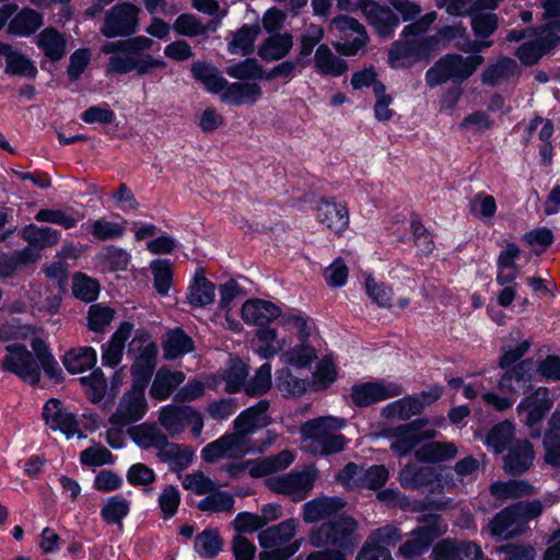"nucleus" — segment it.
<instances>
[{"label": "nucleus", "mask_w": 560, "mask_h": 560, "mask_svg": "<svg viewBox=\"0 0 560 560\" xmlns=\"http://www.w3.org/2000/svg\"><path fill=\"white\" fill-rule=\"evenodd\" d=\"M153 40L140 35L124 40L108 42L101 47V52L109 55L107 73L126 74L136 71L143 75L155 68H165L163 60L153 58L143 51L150 50Z\"/></svg>", "instance_id": "f257e3e1"}, {"label": "nucleus", "mask_w": 560, "mask_h": 560, "mask_svg": "<svg viewBox=\"0 0 560 560\" xmlns=\"http://www.w3.org/2000/svg\"><path fill=\"white\" fill-rule=\"evenodd\" d=\"M31 346L33 352L20 343L8 345L7 354L1 362L2 370L15 374L31 385L39 382L42 370L49 377H55L59 371L58 362L46 343L39 338H34Z\"/></svg>", "instance_id": "f03ea898"}, {"label": "nucleus", "mask_w": 560, "mask_h": 560, "mask_svg": "<svg viewBox=\"0 0 560 560\" xmlns=\"http://www.w3.org/2000/svg\"><path fill=\"white\" fill-rule=\"evenodd\" d=\"M343 419L335 417H319L307 421L301 428L304 448L313 454L327 455L340 452L346 439L337 434L336 430L345 427Z\"/></svg>", "instance_id": "7ed1b4c3"}, {"label": "nucleus", "mask_w": 560, "mask_h": 560, "mask_svg": "<svg viewBox=\"0 0 560 560\" xmlns=\"http://www.w3.org/2000/svg\"><path fill=\"white\" fill-rule=\"evenodd\" d=\"M298 525L299 521L292 517L262 529L258 534V541L265 551L259 553V560H288L293 556L301 547L299 540L290 544Z\"/></svg>", "instance_id": "20e7f679"}, {"label": "nucleus", "mask_w": 560, "mask_h": 560, "mask_svg": "<svg viewBox=\"0 0 560 560\" xmlns=\"http://www.w3.org/2000/svg\"><path fill=\"white\" fill-rule=\"evenodd\" d=\"M358 522L350 516H340L323 523L310 533V544L314 547L335 546L341 550H352L360 541L357 535Z\"/></svg>", "instance_id": "39448f33"}, {"label": "nucleus", "mask_w": 560, "mask_h": 560, "mask_svg": "<svg viewBox=\"0 0 560 560\" xmlns=\"http://www.w3.org/2000/svg\"><path fill=\"white\" fill-rule=\"evenodd\" d=\"M483 62V57L474 55L463 57L448 54L440 58L425 73L427 84L431 88L445 83L448 80L463 82L468 79Z\"/></svg>", "instance_id": "423d86ee"}, {"label": "nucleus", "mask_w": 560, "mask_h": 560, "mask_svg": "<svg viewBox=\"0 0 560 560\" xmlns=\"http://www.w3.org/2000/svg\"><path fill=\"white\" fill-rule=\"evenodd\" d=\"M396 40L388 51V63L394 69L409 68L418 61L429 60L439 49V38L427 36Z\"/></svg>", "instance_id": "0eeeda50"}, {"label": "nucleus", "mask_w": 560, "mask_h": 560, "mask_svg": "<svg viewBox=\"0 0 560 560\" xmlns=\"http://www.w3.org/2000/svg\"><path fill=\"white\" fill-rule=\"evenodd\" d=\"M316 478V468L308 466L302 470H292L270 477L266 480V486L272 492L285 495L292 501L298 502L304 500L311 493Z\"/></svg>", "instance_id": "6e6552de"}, {"label": "nucleus", "mask_w": 560, "mask_h": 560, "mask_svg": "<svg viewBox=\"0 0 560 560\" xmlns=\"http://www.w3.org/2000/svg\"><path fill=\"white\" fill-rule=\"evenodd\" d=\"M141 9L131 2H119L109 8L103 19L100 33L106 38L128 37L139 28Z\"/></svg>", "instance_id": "1a4fd4ad"}, {"label": "nucleus", "mask_w": 560, "mask_h": 560, "mask_svg": "<svg viewBox=\"0 0 560 560\" xmlns=\"http://www.w3.org/2000/svg\"><path fill=\"white\" fill-rule=\"evenodd\" d=\"M384 435L390 440V450L399 457H402L421 441L433 439L436 435V431L429 427L427 420L418 419L410 423L389 428L385 431Z\"/></svg>", "instance_id": "9d476101"}, {"label": "nucleus", "mask_w": 560, "mask_h": 560, "mask_svg": "<svg viewBox=\"0 0 560 560\" xmlns=\"http://www.w3.org/2000/svg\"><path fill=\"white\" fill-rule=\"evenodd\" d=\"M294 459L295 455L285 450L277 455L229 464L224 470L231 478H242L245 472L253 478H261L287 469Z\"/></svg>", "instance_id": "9b49d317"}, {"label": "nucleus", "mask_w": 560, "mask_h": 560, "mask_svg": "<svg viewBox=\"0 0 560 560\" xmlns=\"http://www.w3.org/2000/svg\"><path fill=\"white\" fill-rule=\"evenodd\" d=\"M271 442L269 441L260 446L247 445V442L235 432L225 433L201 450V458L207 463H214L224 458H237L246 454L262 452Z\"/></svg>", "instance_id": "f8f14e48"}, {"label": "nucleus", "mask_w": 560, "mask_h": 560, "mask_svg": "<svg viewBox=\"0 0 560 560\" xmlns=\"http://www.w3.org/2000/svg\"><path fill=\"white\" fill-rule=\"evenodd\" d=\"M447 525L442 522L440 516L430 515L420 525L411 532V538L404 542L399 548V553L405 559H411L422 555L438 537L443 535Z\"/></svg>", "instance_id": "ddd939ff"}, {"label": "nucleus", "mask_w": 560, "mask_h": 560, "mask_svg": "<svg viewBox=\"0 0 560 560\" xmlns=\"http://www.w3.org/2000/svg\"><path fill=\"white\" fill-rule=\"evenodd\" d=\"M553 401L550 390L547 387H539L518 404L517 412L520 416L525 413L524 423L530 429L532 438L540 436L539 424L552 408Z\"/></svg>", "instance_id": "4468645a"}, {"label": "nucleus", "mask_w": 560, "mask_h": 560, "mask_svg": "<svg viewBox=\"0 0 560 560\" xmlns=\"http://www.w3.org/2000/svg\"><path fill=\"white\" fill-rule=\"evenodd\" d=\"M145 388L132 384V387L120 398L116 411L109 418V422L124 427L141 420L148 411V402L144 396Z\"/></svg>", "instance_id": "2eb2a0df"}, {"label": "nucleus", "mask_w": 560, "mask_h": 560, "mask_svg": "<svg viewBox=\"0 0 560 560\" xmlns=\"http://www.w3.org/2000/svg\"><path fill=\"white\" fill-rule=\"evenodd\" d=\"M358 7L378 36L383 38L393 36L399 25V16L394 9L375 0H360Z\"/></svg>", "instance_id": "dca6fc26"}, {"label": "nucleus", "mask_w": 560, "mask_h": 560, "mask_svg": "<svg viewBox=\"0 0 560 560\" xmlns=\"http://www.w3.org/2000/svg\"><path fill=\"white\" fill-rule=\"evenodd\" d=\"M404 388L396 382L375 381L355 384L351 389V399L358 407H366L382 400L397 397Z\"/></svg>", "instance_id": "f3484780"}, {"label": "nucleus", "mask_w": 560, "mask_h": 560, "mask_svg": "<svg viewBox=\"0 0 560 560\" xmlns=\"http://www.w3.org/2000/svg\"><path fill=\"white\" fill-rule=\"evenodd\" d=\"M331 24L343 34V42L335 45L340 54L354 56L368 44L369 36L365 27L358 20L339 15L332 19Z\"/></svg>", "instance_id": "a211bd4d"}, {"label": "nucleus", "mask_w": 560, "mask_h": 560, "mask_svg": "<svg viewBox=\"0 0 560 560\" xmlns=\"http://www.w3.org/2000/svg\"><path fill=\"white\" fill-rule=\"evenodd\" d=\"M268 408L269 401L264 399L245 409L234 419V432L243 438V440L247 442V445H255L249 439L250 434L270 423V417L267 413Z\"/></svg>", "instance_id": "6ab92c4d"}, {"label": "nucleus", "mask_w": 560, "mask_h": 560, "mask_svg": "<svg viewBox=\"0 0 560 560\" xmlns=\"http://www.w3.org/2000/svg\"><path fill=\"white\" fill-rule=\"evenodd\" d=\"M43 417L46 424L54 431H60L67 439L75 434L82 436L79 421L74 413L68 411L56 398L49 399L43 408Z\"/></svg>", "instance_id": "aec40b11"}, {"label": "nucleus", "mask_w": 560, "mask_h": 560, "mask_svg": "<svg viewBox=\"0 0 560 560\" xmlns=\"http://www.w3.org/2000/svg\"><path fill=\"white\" fill-rule=\"evenodd\" d=\"M316 220L334 233L343 232L349 225L347 205L336 198L320 199L315 207Z\"/></svg>", "instance_id": "412c9836"}, {"label": "nucleus", "mask_w": 560, "mask_h": 560, "mask_svg": "<svg viewBox=\"0 0 560 560\" xmlns=\"http://www.w3.org/2000/svg\"><path fill=\"white\" fill-rule=\"evenodd\" d=\"M133 351L135 358L131 365L132 384L147 387L156 365L159 348L153 341L143 340Z\"/></svg>", "instance_id": "4be33fe9"}, {"label": "nucleus", "mask_w": 560, "mask_h": 560, "mask_svg": "<svg viewBox=\"0 0 560 560\" xmlns=\"http://www.w3.org/2000/svg\"><path fill=\"white\" fill-rule=\"evenodd\" d=\"M435 560H480L481 548L472 541H453L443 539L432 550Z\"/></svg>", "instance_id": "5701e85b"}, {"label": "nucleus", "mask_w": 560, "mask_h": 560, "mask_svg": "<svg viewBox=\"0 0 560 560\" xmlns=\"http://www.w3.org/2000/svg\"><path fill=\"white\" fill-rule=\"evenodd\" d=\"M242 318L247 325L262 326L277 318L280 319L281 310L275 303L262 299L247 300L242 306Z\"/></svg>", "instance_id": "b1692460"}, {"label": "nucleus", "mask_w": 560, "mask_h": 560, "mask_svg": "<svg viewBox=\"0 0 560 560\" xmlns=\"http://www.w3.org/2000/svg\"><path fill=\"white\" fill-rule=\"evenodd\" d=\"M345 506V501L338 497H318L304 503L302 517L305 523H317L330 518Z\"/></svg>", "instance_id": "393cba45"}, {"label": "nucleus", "mask_w": 560, "mask_h": 560, "mask_svg": "<svg viewBox=\"0 0 560 560\" xmlns=\"http://www.w3.org/2000/svg\"><path fill=\"white\" fill-rule=\"evenodd\" d=\"M534 371L532 360H524L508 370L499 381V389L503 393L515 395L529 387Z\"/></svg>", "instance_id": "a878e982"}, {"label": "nucleus", "mask_w": 560, "mask_h": 560, "mask_svg": "<svg viewBox=\"0 0 560 560\" xmlns=\"http://www.w3.org/2000/svg\"><path fill=\"white\" fill-rule=\"evenodd\" d=\"M261 95V88L255 82H228L224 90L220 92L222 102L235 106L255 104Z\"/></svg>", "instance_id": "bb28decb"}, {"label": "nucleus", "mask_w": 560, "mask_h": 560, "mask_svg": "<svg viewBox=\"0 0 560 560\" xmlns=\"http://www.w3.org/2000/svg\"><path fill=\"white\" fill-rule=\"evenodd\" d=\"M279 324L284 329L295 330L299 342H318L313 319L301 311L290 310L284 312L279 319Z\"/></svg>", "instance_id": "cd10ccee"}, {"label": "nucleus", "mask_w": 560, "mask_h": 560, "mask_svg": "<svg viewBox=\"0 0 560 560\" xmlns=\"http://www.w3.org/2000/svg\"><path fill=\"white\" fill-rule=\"evenodd\" d=\"M185 374L182 371H172L167 368H161L152 382L150 396L156 400H166L173 392L185 381Z\"/></svg>", "instance_id": "c85d7f7f"}, {"label": "nucleus", "mask_w": 560, "mask_h": 560, "mask_svg": "<svg viewBox=\"0 0 560 560\" xmlns=\"http://www.w3.org/2000/svg\"><path fill=\"white\" fill-rule=\"evenodd\" d=\"M132 328L130 323H121L109 341L103 346L102 362L104 365L114 368L120 363L124 355L125 342L130 337Z\"/></svg>", "instance_id": "c756f323"}, {"label": "nucleus", "mask_w": 560, "mask_h": 560, "mask_svg": "<svg viewBox=\"0 0 560 560\" xmlns=\"http://www.w3.org/2000/svg\"><path fill=\"white\" fill-rule=\"evenodd\" d=\"M314 67L319 74L329 77H340L348 70L347 62L336 56L326 44L319 45L315 50Z\"/></svg>", "instance_id": "7c9ffc66"}, {"label": "nucleus", "mask_w": 560, "mask_h": 560, "mask_svg": "<svg viewBox=\"0 0 560 560\" xmlns=\"http://www.w3.org/2000/svg\"><path fill=\"white\" fill-rule=\"evenodd\" d=\"M545 462L552 467H560V411H555L548 421V429L542 438Z\"/></svg>", "instance_id": "2f4dec72"}, {"label": "nucleus", "mask_w": 560, "mask_h": 560, "mask_svg": "<svg viewBox=\"0 0 560 560\" xmlns=\"http://www.w3.org/2000/svg\"><path fill=\"white\" fill-rule=\"evenodd\" d=\"M488 527L491 536L502 539H509L516 536L523 529V526L511 505L498 513L489 523Z\"/></svg>", "instance_id": "473e14b6"}, {"label": "nucleus", "mask_w": 560, "mask_h": 560, "mask_svg": "<svg viewBox=\"0 0 560 560\" xmlns=\"http://www.w3.org/2000/svg\"><path fill=\"white\" fill-rule=\"evenodd\" d=\"M36 45L44 55L52 61H58L66 55V38L61 33L52 27L43 30L36 36Z\"/></svg>", "instance_id": "72a5a7b5"}, {"label": "nucleus", "mask_w": 560, "mask_h": 560, "mask_svg": "<svg viewBox=\"0 0 560 560\" xmlns=\"http://www.w3.org/2000/svg\"><path fill=\"white\" fill-rule=\"evenodd\" d=\"M535 452L532 444L524 440L515 443L504 460V468L511 474H522L527 470L534 460Z\"/></svg>", "instance_id": "f704fd0d"}, {"label": "nucleus", "mask_w": 560, "mask_h": 560, "mask_svg": "<svg viewBox=\"0 0 560 560\" xmlns=\"http://www.w3.org/2000/svg\"><path fill=\"white\" fill-rule=\"evenodd\" d=\"M192 78L200 82L209 93L220 94L228 84L219 70L210 63L196 61L191 65Z\"/></svg>", "instance_id": "c9c22d12"}, {"label": "nucleus", "mask_w": 560, "mask_h": 560, "mask_svg": "<svg viewBox=\"0 0 560 560\" xmlns=\"http://www.w3.org/2000/svg\"><path fill=\"white\" fill-rule=\"evenodd\" d=\"M43 25V16L33 9L24 8L9 22L10 34L27 37L34 34Z\"/></svg>", "instance_id": "e433bc0d"}, {"label": "nucleus", "mask_w": 560, "mask_h": 560, "mask_svg": "<svg viewBox=\"0 0 560 560\" xmlns=\"http://www.w3.org/2000/svg\"><path fill=\"white\" fill-rule=\"evenodd\" d=\"M215 285L203 275L196 273L188 288L187 301L194 307H206L213 303Z\"/></svg>", "instance_id": "4c0bfd02"}, {"label": "nucleus", "mask_w": 560, "mask_h": 560, "mask_svg": "<svg viewBox=\"0 0 560 560\" xmlns=\"http://www.w3.org/2000/svg\"><path fill=\"white\" fill-rule=\"evenodd\" d=\"M423 410V402L416 396H405L397 399L382 409L386 419L407 420Z\"/></svg>", "instance_id": "58836bf2"}, {"label": "nucleus", "mask_w": 560, "mask_h": 560, "mask_svg": "<svg viewBox=\"0 0 560 560\" xmlns=\"http://www.w3.org/2000/svg\"><path fill=\"white\" fill-rule=\"evenodd\" d=\"M194 454V450L189 446L171 443L167 440L158 453L161 460L176 470L187 468L192 463Z\"/></svg>", "instance_id": "ea45409f"}, {"label": "nucleus", "mask_w": 560, "mask_h": 560, "mask_svg": "<svg viewBox=\"0 0 560 560\" xmlns=\"http://www.w3.org/2000/svg\"><path fill=\"white\" fill-rule=\"evenodd\" d=\"M293 46L290 34H277L268 37L258 48V55L267 61H275L285 57Z\"/></svg>", "instance_id": "a19ab883"}, {"label": "nucleus", "mask_w": 560, "mask_h": 560, "mask_svg": "<svg viewBox=\"0 0 560 560\" xmlns=\"http://www.w3.org/2000/svg\"><path fill=\"white\" fill-rule=\"evenodd\" d=\"M317 347L318 342H299L296 346L284 350L282 359L285 363L295 368H310L318 358Z\"/></svg>", "instance_id": "79ce46f5"}, {"label": "nucleus", "mask_w": 560, "mask_h": 560, "mask_svg": "<svg viewBox=\"0 0 560 560\" xmlns=\"http://www.w3.org/2000/svg\"><path fill=\"white\" fill-rule=\"evenodd\" d=\"M458 451L452 442H432L416 451V457L424 463H441L453 459Z\"/></svg>", "instance_id": "37998d69"}, {"label": "nucleus", "mask_w": 560, "mask_h": 560, "mask_svg": "<svg viewBox=\"0 0 560 560\" xmlns=\"http://www.w3.org/2000/svg\"><path fill=\"white\" fill-rule=\"evenodd\" d=\"M131 501L121 494H115L104 500L101 506V517L107 524L121 525L122 520L128 516Z\"/></svg>", "instance_id": "c03bdc74"}, {"label": "nucleus", "mask_w": 560, "mask_h": 560, "mask_svg": "<svg viewBox=\"0 0 560 560\" xmlns=\"http://www.w3.org/2000/svg\"><path fill=\"white\" fill-rule=\"evenodd\" d=\"M82 228L88 231L96 241L101 242L119 238L126 231L124 221H108L104 218L90 220L82 224Z\"/></svg>", "instance_id": "a18cd8bd"}, {"label": "nucleus", "mask_w": 560, "mask_h": 560, "mask_svg": "<svg viewBox=\"0 0 560 560\" xmlns=\"http://www.w3.org/2000/svg\"><path fill=\"white\" fill-rule=\"evenodd\" d=\"M186 406L166 405L159 411V423L170 436L185 431Z\"/></svg>", "instance_id": "49530a36"}, {"label": "nucleus", "mask_w": 560, "mask_h": 560, "mask_svg": "<svg viewBox=\"0 0 560 560\" xmlns=\"http://www.w3.org/2000/svg\"><path fill=\"white\" fill-rule=\"evenodd\" d=\"M96 359V351L92 347H80L66 353L63 364L70 373L78 374L92 369Z\"/></svg>", "instance_id": "de8ad7c7"}, {"label": "nucleus", "mask_w": 560, "mask_h": 560, "mask_svg": "<svg viewBox=\"0 0 560 560\" xmlns=\"http://www.w3.org/2000/svg\"><path fill=\"white\" fill-rule=\"evenodd\" d=\"M470 214L482 222H489L497 213L498 205L493 196L479 191L468 200Z\"/></svg>", "instance_id": "09e8293b"}, {"label": "nucleus", "mask_w": 560, "mask_h": 560, "mask_svg": "<svg viewBox=\"0 0 560 560\" xmlns=\"http://www.w3.org/2000/svg\"><path fill=\"white\" fill-rule=\"evenodd\" d=\"M517 72L516 62L506 57L491 63L482 73V82L488 85H497Z\"/></svg>", "instance_id": "8fccbe9b"}, {"label": "nucleus", "mask_w": 560, "mask_h": 560, "mask_svg": "<svg viewBox=\"0 0 560 560\" xmlns=\"http://www.w3.org/2000/svg\"><path fill=\"white\" fill-rule=\"evenodd\" d=\"M533 489V486L524 480L498 481L490 487L491 494L501 500L529 495Z\"/></svg>", "instance_id": "3c124183"}, {"label": "nucleus", "mask_w": 560, "mask_h": 560, "mask_svg": "<svg viewBox=\"0 0 560 560\" xmlns=\"http://www.w3.org/2000/svg\"><path fill=\"white\" fill-rule=\"evenodd\" d=\"M25 241L40 248L56 245L60 240V232L51 228H39L35 224L25 226L22 231Z\"/></svg>", "instance_id": "603ef678"}, {"label": "nucleus", "mask_w": 560, "mask_h": 560, "mask_svg": "<svg viewBox=\"0 0 560 560\" xmlns=\"http://www.w3.org/2000/svg\"><path fill=\"white\" fill-rule=\"evenodd\" d=\"M256 336L264 343L257 348V353L261 358L269 359L284 351L287 341L283 338H278V332L275 328L264 327L257 331Z\"/></svg>", "instance_id": "864d4df0"}, {"label": "nucleus", "mask_w": 560, "mask_h": 560, "mask_svg": "<svg viewBox=\"0 0 560 560\" xmlns=\"http://www.w3.org/2000/svg\"><path fill=\"white\" fill-rule=\"evenodd\" d=\"M163 350L166 359H176L192 350V340L183 330L175 329L166 335Z\"/></svg>", "instance_id": "5fc2aeb1"}, {"label": "nucleus", "mask_w": 560, "mask_h": 560, "mask_svg": "<svg viewBox=\"0 0 560 560\" xmlns=\"http://www.w3.org/2000/svg\"><path fill=\"white\" fill-rule=\"evenodd\" d=\"M259 27L257 25H244L234 35L229 44V50L232 54L248 55L254 49V43L258 36Z\"/></svg>", "instance_id": "6e6d98bb"}, {"label": "nucleus", "mask_w": 560, "mask_h": 560, "mask_svg": "<svg viewBox=\"0 0 560 560\" xmlns=\"http://www.w3.org/2000/svg\"><path fill=\"white\" fill-rule=\"evenodd\" d=\"M234 502V498L231 493L217 489L198 502V509L202 512L212 513L231 512Z\"/></svg>", "instance_id": "4d7b16f0"}, {"label": "nucleus", "mask_w": 560, "mask_h": 560, "mask_svg": "<svg viewBox=\"0 0 560 560\" xmlns=\"http://www.w3.org/2000/svg\"><path fill=\"white\" fill-rule=\"evenodd\" d=\"M97 261L109 271L125 270L131 259L130 254L115 246H109L97 254Z\"/></svg>", "instance_id": "13d9d810"}, {"label": "nucleus", "mask_w": 560, "mask_h": 560, "mask_svg": "<svg viewBox=\"0 0 560 560\" xmlns=\"http://www.w3.org/2000/svg\"><path fill=\"white\" fill-rule=\"evenodd\" d=\"M514 434V425L504 421L494 425L486 438V444L495 454L502 453L511 442Z\"/></svg>", "instance_id": "bf43d9fd"}, {"label": "nucleus", "mask_w": 560, "mask_h": 560, "mask_svg": "<svg viewBox=\"0 0 560 560\" xmlns=\"http://www.w3.org/2000/svg\"><path fill=\"white\" fill-rule=\"evenodd\" d=\"M195 549L202 558H213L222 549V540L217 529H205L197 535Z\"/></svg>", "instance_id": "052dcab7"}, {"label": "nucleus", "mask_w": 560, "mask_h": 560, "mask_svg": "<svg viewBox=\"0 0 560 560\" xmlns=\"http://www.w3.org/2000/svg\"><path fill=\"white\" fill-rule=\"evenodd\" d=\"M133 440L142 448L155 447L161 450L166 436L153 424H142L133 429Z\"/></svg>", "instance_id": "680f3d73"}, {"label": "nucleus", "mask_w": 560, "mask_h": 560, "mask_svg": "<svg viewBox=\"0 0 560 560\" xmlns=\"http://www.w3.org/2000/svg\"><path fill=\"white\" fill-rule=\"evenodd\" d=\"M248 375L247 365L240 359H232L228 370L224 372L222 378L225 382L224 389L228 393H236L245 384V378Z\"/></svg>", "instance_id": "e2e57ef3"}, {"label": "nucleus", "mask_w": 560, "mask_h": 560, "mask_svg": "<svg viewBox=\"0 0 560 560\" xmlns=\"http://www.w3.org/2000/svg\"><path fill=\"white\" fill-rule=\"evenodd\" d=\"M548 39L541 37V32L536 40L527 42L518 47L516 56L525 66L536 63L540 57L553 46L547 45Z\"/></svg>", "instance_id": "0e129e2a"}, {"label": "nucleus", "mask_w": 560, "mask_h": 560, "mask_svg": "<svg viewBox=\"0 0 560 560\" xmlns=\"http://www.w3.org/2000/svg\"><path fill=\"white\" fill-rule=\"evenodd\" d=\"M115 316L114 308L101 303L92 304L88 312V326L94 332H103Z\"/></svg>", "instance_id": "69168bd1"}, {"label": "nucleus", "mask_w": 560, "mask_h": 560, "mask_svg": "<svg viewBox=\"0 0 560 560\" xmlns=\"http://www.w3.org/2000/svg\"><path fill=\"white\" fill-rule=\"evenodd\" d=\"M544 8L545 25L541 27V37L547 38L555 36L560 27V0H544L541 2Z\"/></svg>", "instance_id": "338daca9"}, {"label": "nucleus", "mask_w": 560, "mask_h": 560, "mask_svg": "<svg viewBox=\"0 0 560 560\" xmlns=\"http://www.w3.org/2000/svg\"><path fill=\"white\" fill-rule=\"evenodd\" d=\"M183 487L197 495H208L221 486L206 476L202 471H194L184 477Z\"/></svg>", "instance_id": "774afa93"}]
</instances>
